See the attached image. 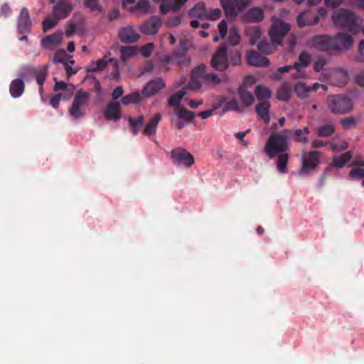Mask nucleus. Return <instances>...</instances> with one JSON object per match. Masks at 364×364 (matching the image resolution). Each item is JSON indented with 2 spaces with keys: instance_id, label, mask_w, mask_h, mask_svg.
<instances>
[{
  "instance_id": "0eeeda50",
  "label": "nucleus",
  "mask_w": 364,
  "mask_h": 364,
  "mask_svg": "<svg viewBox=\"0 0 364 364\" xmlns=\"http://www.w3.org/2000/svg\"><path fill=\"white\" fill-rule=\"evenodd\" d=\"M211 66L219 72L225 71L229 66L227 56V48L225 45L220 46L213 55L210 60Z\"/></svg>"
},
{
  "instance_id": "9b49d317",
  "label": "nucleus",
  "mask_w": 364,
  "mask_h": 364,
  "mask_svg": "<svg viewBox=\"0 0 364 364\" xmlns=\"http://www.w3.org/2000/svg\"><path fill=\"white\" fill-rule=\"evenodd\" d=\"M207 66L205 64H200L193 69L190 80L187 85V87L191 90H198L202 87V74L206 72Z\"/></svg>"
},
{
  "instance_id": "4d7b16f0",
  "label": "nucleus",
  "mask_w": 364,
  "mask_h": 364,
  "mask_svg": "<svg viewBox=\"0 0 364 364\" xmlns=\"http://www.w3.org/2000/svg\"><path fill=\"white\" fill-rule=\"evenodd\" d=\"M154 46L152 43H149L143 46L141 49V55L145 58L149 57L154 50Z\"/></svg>"
},
{
  "instance_id": "5fc2aeb1",
  "label": "nucleus",
  "mask_w": 364,
  "mask_h": 364,
  "mask_svg": "<svg viewBox=\"0 0 364 364\" xmlns=\"http://www.w3.org/2000/svg\"><path fill=\"white\" fill-rule=\"evenodd\" d=\"M161 4L160 5V11L163 14H167L169 11L172 10L173 8V2L171 0H168L167 1H161Z\"/></svg>"
},
{
  "instance_id": "4c0bfd02",
  "label": "nucleus",
  "mask_w": 364,
  "mask_h": 364,
  "mask_svg": "<svg viewBox=\"0 0 364 364\" xmlns=\"http://www.w3.org/2000/svg\"><path fill=\"white\" fill-rule=\"evenodd\" d=\"M312 90L311 86L306 85L303 82H299L294 86V91L297 96L301 98H304L307 96V94Z\"/></svg>"
},
{
  "instance_id": "58836bf2",
  "label": "nucleus",
  "mask_w": 364,
  "mask_h": 364,
  "mask_svg": "<svg viewBox=\"0 0 364 364\" xmlns=\"http://www.w3.org/2000/svg\"><path fill=\"white\" fill-rule=\"evenodd\" d=\"M108 60L104 58L100 59L97 61H92L90 64L89 68L87 70V72H99L103 70L108 64Z\"/></svg>"
},
{
  "instance_id": "f03ea898",
  "label": "nucleus",
  "mask_w": 364,
  "mask_h": 364,
  "mask_svg": "<svg viewBox=\"0 0 364 364\" xmlns=\"http://www.w3.org/2000/svg\"><path fill=\"white\" fill-rule=\"evenodd\" d=\"M48 73V65H43L37 69L36 67L23 65L19 68L18 76L19 79L26 82H31L36 77L37 84L39 85V92H43V85L46 81Z\"/></svg>"
},
{
  "instance_id": "a211bd4d",
  "label": "nucleus",
  "mask_w": 364,
  "mask_h": 364,
  "mask_svg": "<svg viewBox=\"0 0 364 364\" xmlns=\"http://www.w3.org/2000/svg\"><path fill=\"white\" fill-rule=\"evenodd\" d=\"M311 61V56L307 52L303 51L299 56V60L293 64L294 68L297 70L296 74L294 75L295 79L304 77V74L301 69L307 68Z\"/></svg>"
},
{
  "instance_id": "1a4fd4ad",
  "label": "nucleus",
  "mask_w": 364,
  "mask_h": 364,
  "mask_svg": "<svg viewBox=\"0 0 364 364\" xmlns=\"http://www.w3.org/2000/svg\"><path fill=\"white\" fill-rule=\"evenodd\" d=\"M171 156L174 164H183L186 167H190L195 162L193 156L185 149H174L171 151Z\"/></svg>"
},
{
  "instance_id": "0e129e2a",
  "label": "nucleus",
  "mask_w": 364,
  "mask_h": 364,
  "mask_svg": "<svg viewBox=\"0 0 364 364\" xmlns=\"http://www.w3.org/2000/svg\"><path fill=\"white\" fill-rule=\"evenodd\" d=\"M235 7L238 11H242L248 5L250 0H233Z\"/></svg>"
},
{
  "instance_id": "412c9836",
  "label": "nucleus",
  "mask_w": 364,
  "mask_h": 364,
  "mask_svg": "<svg viewBox=\"0 0 364 364\" xmlns=\"http://www.w3.org/2000/svg\"><path fill=\"white\" fill-rule=\"evenodd\" d=\"M104 114L105 117L108 120H119L122 117L120 103L119 102H109L107 105Z\"/></svg>"
},
{
  "instance_id": "b1692460",
  "label": "nucleus",
  "mask_w": 364,
  "mask_h": 364,
  "mask_svg": "<svg viewBox=\"0 0 364 364\" xmlns=\"http://www.w3.org/2000/svg\"><path fill=\"white\" fill-rule=\"evenodd\" d=\"M61 41L62 33L55 32L51 35L45 36L41 40V45L46 48L52 49L54 46L60 44Z\"/></svg>"
},
{
  "instance_id": "37998d69",
  "label": "nucleus",
  "mask_w": 364,
  "mask_h": 364,
  "mask_svg": "<svg viewBox=\"0 0 364 364\" xmlns=\"http://www.w3.org/2000/svg\"><path fill=\"white\" fill-rule=\"evenodd\" d=\"M186 95V92L181 90L173 95H172L168 100V105L171 107H180L181 102Z\"/></svg>"
},
{
  "instance_id": "69168bd1",
  "label": "nucleus",
  "mask_w": 364,
  "mask_h": 364,
  "mask_svg": "<svg viewBox=\"0 0 364 364\" xmlns=\"http://www.w3.org/2000/svg\"><path fill=\"white\" fill-rule=\"evenodd\" d=\"M221 11L219 9H215L210 11V12L207 14L205 17L210 20H216L220 17Z\"/></svg>"
},
{
  "instance_id": "6ab92c4d",
  "label": "nucleus",
  "mask_w": 364,
  "mask_h": 364,
  "mask_svg": "<svg viewBox=\"0 0 364 364\" xmlns=\"http://www.w3.org/2000/svg\"><path fill=\"white\" fill-rule=\"evenodd\" d=\"M318 21L319 16L308 10L300 13L297 16V23L300 28L316 25L318 23Z\"/></svg>"
},
{
  "instance_id": "8fccbe9b",
  "label": "nucleus",
  "mask_w": 364,
  "mask_h": 364,
  "mask_svg": "<svg viewBox=\"0 0 364 364\" xmlns=\"http://www.w3.org/2000/svg\"><path fill=\"white\" fill-rule=\"evenodd\" d=\"M257 48L260 53L264 55H269L272 53V46L265 41H259L257 44Z\"/></svg>"
},
{
  "instance_id": "cd10ccee",
  "label": "nucleus",
  "mask_w": 364,
  "mask_h": 364,
  "mask_svg": "<svg viewBox=\"0 0 364 364\" xmlns=\"http://www.w3.org/2000/svg\"><path fill=\"white\" fill-rule=\"evenodd\" d=\"M269 59L264 55H260L257 51L252 50V66L267 68L269 65Z\"/></svg>"
},
{
  "instance_id": "864d4df0",
  "label": "nucleus",
  "mask_w": 364,
  "mask_h": 364,
  "mask_svg": "<svg viewBox=\"0 0 364 364\" xmlns=\"http://www.w3.org/2000/svg\"><path fill=\"white\" fill-rule=\"evenodd\" d=\"M84 5L91 11L101 10V6H100V0H85Z\"/></svg>"
},
{
  "instance_id": "bf43d9fd",
  "label": "nucleus",
  "mask_w": 364,
  "mask_h": 364,
  "mask_svg": "<svg viewBox=\"0 0 364 364\" xmlns=\"http://www.w3.org/2000/svg\"><path fill=\"white\" fill-rule=\"evenodd\" d=\"M261 35H262V31L259 27H257V26L252 27V41H251L252 46L256 43L257 39L260 38Z\"/></svg>"
},
{
  "instance_id": "aec40b11",
  "label": "nucleus",
  "mask_w": 364,
  "mask_h": 364,
  "mask_svg": "<svg viewBox=\"0 0 364 364\" xmlns=\"http://www.w3.org/2000/svg\"><path fill=\"white\" fill-rule=\"evenodd\" d=\"M284 133H286L289 136H292L293 140L295 142L306 144L309 141L308 135L310 133V129L307 127L296 130L285 129H284Z\"/></svg>"
},
{
  "instance_id": "dca6fc26",
  "label": "nucleus",
  "mask_w": 364,
  "mask_h": 364,
  "mask_svg": "<svg viewBox=\"0 0 364 364\" xmlns=\"http://www.w3.org/2000/svg\"><path fill=\"white\" fill-rule=\"evenodd\" d=\"M353 154L350 151L339 156H334L331 163L326 168V173H330L333 168H342L352 159Z\"/></svg>"
},
{
  "instance_id": "39448f33",
  "label": "nucleus",
  "mask_w": 364,
  "mask_h": 364,
  "mask_svg": "<svg viewBox=\"0 0 364 364\" xmlns=\"http://www.w3.org/2000/svg\"><path fill=\"white\" fill-rule=\"evenodd\" d=\"M89 94L87 92L79 90L77 91L72 105L69 109L70 115L74 119L83 117L85 114V107L89 102Z\"/></svg>"
},
{
  "instance_id": "ddd939ff",
  "label": "nucleus",
  "mask_w": 364,
  "mask_h": 364,
  "mask_svg": "<svg viewBox=\"0 0 364 364\" xmlns=\"http://www.w3.org/2000/svg\"><path fill=\"white\" fill-rule=\"evenodd\" d=\"M165 85L162 78H154L146 83L142 90L141 95L145 97H150L165 87Z\"/></svg>"
},
{
  "instance_id": "603ef678",
  "label": "nucleus",
  "mask_w": 364,
  "mask_h": 364,
  "mask_svg": "<svg viewBox=\"0 0 364 364\" xmlns=\"http://www.w3.org/2000/svg\"><path fill=\"white\" fill-rule=\"evenodd\" d=\"M264 18V11L262 9L255 7L252 8V23L260 22Z\"/></svg>"
},
{
  "instance_id": "bb28decb",
  "label": "nucleus",
  "mask_w": 364,
  "mask_h": 364,
  "mask_svg": "<svg viewBox=\"0 0 364 364\" xmlns=\"http://www.w3.org/2000/svg\"><path fill=\"white\" fill-rule=\"evenodd\" d=\"M9 91L13 97H20L24 91V82L21 79L14 80L10 85Z\"/></svg>"
},
{
  "instance_id": "423d86ee",
  "label": "nucleus",
  "mask_w": 364,
  "mask_h": 364,
  "mask_svg": "<svg viewBox=\"0 0 364 364\" xmlns=\"http://www.w3.org/2000/svg\"><path fill=\"white\" fill-rule=\"evenodd\" d=\"M272 24L269 30V36L273 44L281 45L284 37L289 33L290 26L283 20L272 17Z\"/></svg>"
},
{
  "instance_id": "c756f323",
  "label": "nucleus",
  "mask_w": 364,
  "mask_h": 364,
  "mask_svg": "<svg viewBox=\"0 0 364 364\" xmlns=\"http://www.w3.org/2000/svg\"><path fill=\"white\" fill-rule=\"evenodd\" d=\"M220 1L227 17L235 18L237 15L234 1L220 0Z\"/></svg>"
},
{
  "instance_id": "09e8293b",
  "label": "nucleus",
  "mask_w": 364,
  "mask_h": 364,
  "mask_svg": "<svg viewBox=\"0 0 364 364\" xmlns=\"http://www.w3.org/2000/svg\"><path fill=\"white\" fill-rule=\"evenodd\" d=\"M67 58H68V55L66 54L65 51L63 49H60L55 53L53 61L55 63H60L68 64Z\"/></svg>"
},
{
  "instance_id": "13d9d810",
  "label": "nucleus",
  "mask_w": 364,
  "mask_h": 364,
  "mask_svg": "<svg viewBox=\"0 0 364 364\" xmlns=\"http://www.w3.org/2000/svg\"><path fill=\"white\" fill-rule=\"evenodd\" d=\"M350 167H364V158L360 155H356L351 163L350 164Z\"/></svg>"
},
{
  "instance_id": "f3484780",
  "label": "nucleus",
  "mask_w": 364,
  "mask_h": 364,
  "mask_svg": "<svg viewBox=\"0 0 364 364\" xmlns=\"http://www.w3.org/2000/svg\"><path fill=\"white\" fill-rule=\"evenodd\" d=\"M118 36L121 42L128 44L136 42L140 38L139 34L135 31L132 26L122 28Z\"/></svg>"
},
{
  "instance_id": "3c124183",
  "label": "nucleus",
  "mask_w": 364,
  "mask_h": 364,
  "mask_svg": "<svg viewBox=\"0 0 364 364\" xmlns=\"http://www.w3.org/2000/svg\"><path fill=\"white\" fill-rule=\"evenodd\" d=\"M358 122V119L355 117H349L346 118H343L341 120L340 123L343 129H348L351 127H353L356 125Z\"/></svg>"
},
{
  "instance_id": "a18cd8bd",
  "label": "nucleus",
  "mask_w": 364,
  "mask_h": 364,
  "mask_svg": "<svg viewBox=\"0 0 364 364\" xmlns=\"http://www.w3.org/2000/svg\"><path fill=\"white\" fill-rule=\"evenodd\" d=\"M60 20L53 16V17H48L44 19L42 23L43 32H47L48 30L55 27Z\"/></svg>"
},
{
  "instance_id": "4468645a",
  "label": "nucleus",
  "mask_w": 364,
  "mask_h": 364,
  "mask_svg": "<svg viewBox=\"0 0 364 364\" xmlns=\"http://www.w3.org/2000/svg\"><path fill=\"white\" fill-rule=\"evenodd\" d=\"M73 9V6L70 0H60L54 6L53 16L59 20L65 18L68 16Z\"/></svg>"
},
{
  "instance_id": "2eb2a0df",
  "label": "nucleus",
  "mask_w": 364,
  "mask_h": 364,
  "mask_svg": "<svg viewBox=\"0 0 364 364\" xmlns=\"http://www.w3.org/2000/svg\"><path fill=\"white\" fill-rule=\"evenodd\" d=\"M162 25L161 20L156 16H151L140 26V31L145 35H155Z\"/></svg>"
},
{
  "instance_id": "680f3d73",
  "label": "nucleus",
  "mask_w": 364,
  "mask_h": 364,
  "mask_svg": "<svg viewBox=\"0 0 364 364\" xmlns=\"http://www.w3.org/2000/svg\"><path fill=\"white\" fill-rule=\"evenodd\" d=\"M218 31L220 34V38H224L228 31V23L225 20H223L218 24Z\"/></svg>"
},
{
  "instance_id": "2f4dec72",
  "label": "nucleus",
  "mask_w": 364,
  "mask_h": 364,
  "mask_svg": "<svg viewBox=\"0 0 364 364\" xmlns=\"http://www.w3.org/2000/svg\"><path fill=\"white\" fill-rule=\"evenodd\" d=\"M255 92L256 97H257L258 100L260 101V102H269V99L272 95L271 90L269 88L262 85L257 86Z\"/></svg>"
},
{
  "instance_id": "338daca9",
  "label": "nucleus",
  "mask_w": 364,
  "mask_h": 364,
  "mask_svg": "<svg viewBox=\"0 0 364 364\" xmlns=\"http://www.w3.org/2000/svg\"><path fill=\"white\" fill-rule=\"evenodd\" d=\"M326 64V60L323 58H320L315 62L314 69L316 72H320Z\"/></svg>"
},
{
  "instance_id": "c85d7f7f",
  "label": "nucleus",
  "mask_w": 364,
  "mask_h": 364,
  "mask_svg": "<svg viewBox=\"0 0 364 364\" xmlns=\"http://www.w3.org/2000/svg\"><path fill=\"white\" fill-rule=\"evenodd\" d=\"M202 80L205 85L210 86L212 87L220 84L222 79L218 76V74L210 73L202 74Z\"/></svg>"
},
{
  "instance_id": "5701e85b",
  "label": "nucleus",
  "mask_w": 364,
  "mask_h": 364,
  "mask_svg": "<svg viewBox=\"0 0 364 364\" xmlns=\"http://www.w3.org/2000/svg\"><path fill=\"white\" fill-rule=\"evenodd\" d=\"M250 87V75H246L242 84L238 88V94L243 104L246 106L250 105V92L248 89Z\"/></svg>"
},
{
  "instance_id": "20e7f679",
  "label": "nucleus",
  "mask_w": 364,
  "mask_h": 364,
  "mask_svg": "<svg viewBox=\"0 0 364 364\" xmlns=\"http://www.w3.org/2000/svg\"><path fill=\"white\" fill-rule=\"evenodd\" d=\"M326 104L328 109L334 114H345L354 108L351 97L344 94L328 96Z\"/></svg>"
},
{
  "instance_id": "7c9ffc66",
  "label": "nucleus",
  "mask_w": 364,
  "mask_h": 364,
  "mask_svg": "<svg viewBox=\"0 0 364 364\" xmlns=\"http://www.w3.org/2000/svg\"><path fill=\"white\" fill-rule=\"evenodd\" d=\"M128 122L134 135H136L144 123V118L142 115L137 117H129Z\"/></svg>"
},
{
  "instance_id": "e433bc0d",
  "label": "nucleus",
  "mask_w": 364,
  "mask_h": 364,
  "mask_svg": "<svg viewBox=\"0 0 364 364\" xmlns=\"http://www.w3.org/2000/svg\"><path fill=\"white\" fill-rule=\"evenodd\" d=\"M335 132V127L331 124H326L317 128L316 134L319 137H328Z\"/></svg>"
},
{
  "instance_id": "a878e982",
  "label": "nucleus",
  "mask_w": 364,
  "mask_h": 364,
  "mask_svg": "<svg viewBox=\"0 0 364 364\" xmlns=\"http://www.w3.org/2000/svg\"><path fill=\"white\" fill-rule=\"evenodd\" d=\"M161 117H162L160 113L156 114L145 126L143 134L147 136L155 135L156 128L159 122L161 120Z\"/></svg>"
},
{
  "instance_id": "e2e57ef3",
  "label": "nucleus",
  "mask_w": 364,
  "mask_h": 364,
  "mask_svg": "<svg viewBox=\"0 0 364 364\" xmlns=\"http://www.w3.org/2000/svg\"><path fill=\"white\" fill-rule=\"evenodd\" d=\"M225 109L228 110H238L239 109V104L236 99H232L228 102L225 105Z\"/></svg>"
},
{
  "instance_id": "c03bdc74",
  "label": "nucleus",
  "mask_w": 364,
  "mask_h": 364,
  "mask_svg": "<svg viewBox=\"0 0 364 364\" xmlns=\"http://www.w3.org/2000/svg\"><path fill=\"white\" fill-rule=\"evenodd\" d=\"M277 99L282 101H289L291 97V90L287 85H283L277 92Z\"/></svg>"
},
{
  "instance_id": "72a5a7b5",
  "label": "nucleus",
  "mask_w": 364,
  "mask_h": 364,
  "mask_svg": "<svg viewBox=\"0 0 364 364\" xmlns=\"http://www.w3.org/2000/svg\"><path fill=\"white\" fill-rule=\"evenodd\" d=\"M189 15L192 17L203 18L207 16L205 5L203 2H199L189 11Z\"/></svg>"
},
{
  "instance_id": "393cba45",
  "label": "nucleus",
  "mask_w": 364,
  "mask_h": 364,
  "mask_svg": "<svg viewBox=\"0 0 364 364\" xmlns=\"http://www.w3.org/2000/svg\"><path fill=\"white\" fill-rule=\"evenodd\" d=\"M269 102H259L255 106V111L259 117L265 124H268L270 120L269 117Z\"/></svg>"
},
{
  "instance_id": "774afa93",
  "label": "nucleus",
  "mask_w": 364,
  "mask_h": 364,
  "mask_svg": "<svg viewBox=\"0 0 364 364\" xmlns=\"http://www.w3.org/2000/svg\"><path fill=\"white\" fill-rule=\"evenodd\" d=\"M230 62L232 65H238L241 62V56L238 52H235L230 55Z\"/></svg>"
},
{
  "instance_id": "f704fd0d",
  "label": "nucleus",
  "mask_w": 364,
  "mask_h": 364,
  "mask_svg": "<svg viewBox=\"0 0 364 364\" xmlns=\"http://www.w3.org/2000/svg\"><path fill=\"white\" fill-rule=\"evenodd\" d=\"M175 113L179 119L186 122H192L196 117L195 112L187 109L184 107H179L175 110Z\"/></svg>"
},
{
  "instance_id": "473e14b6",
  "label": "nucleus",
  "mask_w": 364,
  "mask_h": 364,
  "mask_svg": "<svg viewBox=\"0 0 364 364\" xmlns=\"http://www.w3.org/2000/svg\"><path fill=\"white\" fill-rule=\"evenodd\" d=\"M333 77L338 80L336 82L338 86H343L348 80V71L343 68H337L333 72Z\"/></svg>"
},
{
  "instance_id": "ea45409f",
  "label": "nucleus",
  "mask_w": 364,
  "mask_h": 364,
  "mask_svg": "<svg viewBox=\"0 0 364 364\" xmlns=\"http://www.w3.org/2000/svg\"><path fill=\"white\" fill-rule=\"evenodd\" d=\"M141 94L139 91L132 92L127 95H125L122 99V104L127 105L131 103H138L141 100Z\"/></svg>"
},
{
  "instance_id": "052dcab7",
  "label": "nucleus",
  "mask_w": 364,
  "mask_h": 364,
  "mask_svg": "<svg viewBox=\"0 0 364 364\" xmlns=\"http://www.w3.org/2000/svg\"><path fill=\"white\" fill-rule=\"evenodd\" d=\"M181 21L182 19L180 16H173L168 18L166 24L169 27H176L181 24Z\"/></svg>"
},
{
  "instance_id": "4be33fe9",
  "label": "nucleus",
  "mask_w": 364,
  "mask_h": 364,
  "mask_svg": "<svg viewBox=\"0 0 364 364\" xmlns=\"http://www.w3.org/2000/svg\"><path fill=\"white\" fill-rule=\"evenodd\" d=\"M31 21L28 11L23 8L18 18V29L21 33H28L31 30Z\"/></svg>"
},
{
  "instance_id": "6e6d98bb",
  "label": "nucleus",
  "mask_w": 364,
  "mask_h": 364,
  "mask_svg": "<svg viewBox=\"0 0 364 364\" xmlns=\"http://www.w3.org/2000/svg\"><path fill=\"white\" fill-rule=\"evenodd\" d=\"M161 4L160 5V11L163 14H167L169 11L172 10L173 8V2L171 0H168L167 1H161Z\"/></svg>"
},
{
  "instance_id": "a19ab883",
  "label": "nucleus",
  "mask_w": 364,
  "mask_h": 364,
  "mask_svg": "<svg viewBox=\"0 0 364 364\" xmlns=\"http://www.w3.org/2000/svg\"><path fill=\"white\" fill-rule=\"evenodd\" d=\"M138 50L134 46L122 47L120 49L121 60L125 62L129 58L136 55Z\"/></svg>"
},
{
  "instance_id": "6e6552de",
  "label": "nucleus",
  "mask_w": 364,
  "mask_h": 364,
  "mask_svg": "<svg viewBox=\"0 0 364 364\" xmlns=\"http://www.w3.org/2000/svg\"><path fill=\"white\" fill-rule=\"evenodd\" d=\"M322 153L318 151H311L302 156V166L300 173H307L314 170L320 164Z\"/></svg>"
},
{
  "instance_id": "9d476101",
  "label": "nucleus",
  "mask_w": 364,
  "mask_h": 364,
  "mask_svg": "<svg viewBox=\"0 0 364 364\" xmlns=\"http://www.w3.org/2000/svg\"><path fill=\"white\" fill-rule=\"evenodd\" d=\"M333 51H339L349 49L353 44V38L345 33H338L332 36Z\"/></svg>"
},
{
  "instance_id": "49530a36",
  "label": "nucleus",
  "mask_w": 364,
  "mask_h": 364,
  "mask_svg": "<svg viewBox=\"0 0 364 364\" xmlns=\"http://www.w3.org/2000/svg\"><path fill=\"white\" fill-rule=\"evenodd\" d=\"M240 36L238 33L237 29L235 27L231 28L230 30V33L228 36V43L230 46H235L237 45L240 42Z\"/></svg>"
},
{
  "instance_id": "79ce46f5",
  "label": "nucleus",
  "mask_w": 364,
  "mask_h": 364,
  "mask_svg": "<svg viewBox=\"0 0 364 364\" xmlns=\"http://www.w3.org/2000/svg\"><path fill=\"white\" fill-rule=\"evenodd\" d=\"M348 178L350 180H363L364 167H352L348 173Z\"/></svg>"
},
{
  "instance_id": "de8ad7c7",
  "label": "nucleus",
  "mask_w": 364,
  "mask_h": 364,
  "mask_svg": "<svg viewBox=\"0 0 364 364\" xmlns=\"http://www.w3.org/2000/svg\"><path fill=\"white\" fill-rule=\"evenodd\" d=\"M150 4L149 0H139L137 4L132 8V11H140L144 13L149 11Z\"/></svg>"
},
{
  "instance_id": "7ed1b4c3",
  "label": "nucleus",
  "mask_w": 364,
  "mask_h": 364,
  "mask_svg": "<svg viewBox=\"0 0 364 364\" xmlns=\"http://www.w3.org/2000/svg\"><path fill=\"white\" fill-rule=\"evenodd\" d=\"M332 20L334 25L350 32L356 33L358 31L357 16L350 10L340 9L333 12Z\"/></svg>"
},
{
  "instance_id": "c9c22d12",
  "label": "nucleus",
  "mask_w": 364,
  "mask_h": 364,
  "mask_svg": "<svg viewBox=\"0 0 364 364\" xmlns=\"http://www.w3.org/2000/svg\"><path fill=\"white\" fill-rule=\"evenodd\" d=\"M173 60L174 63L178 65H187L190 63V59L187 57V53L184 49L174 51Z\"/></svg>"
},
{
  "instance_id": "f8f14e48",
  "label": "nucleus",
  "mask_w": 364,
  "mask_h": 364,
  "mask_svg": "<svg viewBox=\"0 0 364 364\" xmlns=\"http://www.w3.org/2000/svg\"><path fill=\"white\" fill-rule=\"evenodd\" d=\"M311 45L314 48L321 51H333L332 36L318 35L311 39Z\"/></svg>"
},
{
  "instance_id": "f257e3e1",
  "label": "nucleus",
  "mask_w": 364,
  "mask_h": 364,
  "mask_svg": "<svg viewBox=\"0 0 364 364\" xmlns=\"http://www.w3.org/2000/svg\"><path fill=\"white\" fill-rule=\"evenodd\" d=\"M289 138L284 133L272 134L264 146V151L269 159L277 158V168L282 174L287 173V164L289 159Z\"/></svg>"
}]
</instances>
